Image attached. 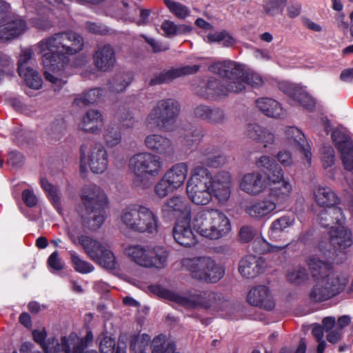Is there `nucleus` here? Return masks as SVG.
Masks as SVG:
<instances>
[{
    "mask_svg": "<svg viewBox=\"0 0 353 353\" xmlns=\"http://www.w3.org/2000/svg\"><path fill=\"white\" fill-rule=\"evenodd\" d=\"M27 29V24L22 19H14L0 26V41L13 39L23 34Z\"/></svg>",
    "mask_w": 353,
    "mask_h": 353,
    "instance_id": "30",
    "label": "nucleus"
},
{
    "mask_svg": "<svg viewBox=\"0 0 353 353\" xmlns=\"http://www.w3.org/2000/svg\"><path fill=\"white\" fill-rule=\"evenodd\" d=\"M199 65H193L165 70L152 78L149 84L150 85H155L169 83L173 79L181 76L195 74L199 71Z\"/></svg>",
    "mask_w": 353,
    "mask_h": 353,
    "instance_id": "22",
    "label": "nucleus"
},
{
    "mask_svg": "<svg viewBox=\"0 0 353 353\" xmlns=\"http://www.w3.org/2000/svg\"><path fill=\"white\" fill-rule=\"evenodd\" d=\"M318 221L323 228L330 227L334 229L333 225H341L345 221L342 210L337 207H330L323 209L318 215Z\"/></svg>",
    "mask_w": 353,
    "mask_h": 353,
    "instance_id": "26",
    "label": "nucleus"
},
{
    "mask_svg": "<svg viewBox=\"0 0 353 353\" xmlns=\"http://www.w3.org/2000/svg\"><path fill=\"white\" fill-rule=\"evenodd\" d=\"M242 85H236V89H234L233 85L226 84L225 82L210 78L202 85L196 88V93L198 96L211 100H216L227 96L230 92L238 93L241 92Z\"/></svg>",
    "mask_w": 353,
    "mask_h": 353,
    "instance_id": "14",
    "label": "nucleus"
},
{
    "mask_svg": "<svg viewBox=\"0 0 353 353\" xmlns=\"http://www.w3.org/2000/svg\"><path fill=\"white\" fill-rule=\"evenodd\" d=\"M239 235L241 241L248 243L253 239L255 235L254 230L252 226L243 225L241 228Z\"/></svg>",
    "mask_w": 353,
    "mask_h": 353,
    "instance_id": "64",
    "label": "nucleus"
},
{
    "mask_svg": "<svg viewBox=\"0 0 353 353\" xmlns=\"http://www.w3.org/2000/svg\"><path fill=\"white\" fill-rule=\"evenodd\" d=\"M34 61L32 48H26L21 50L18 59L17 70L28 87L39 90L42 85V79L39 73L29 65Z\"/></svg>",
    "mask_w": 353,
    "mask_h": 353,
    "instance_id": "12",
    "label": "nucleus"
},
{
    "mask_svg": "<svg viewBox=\"0 0 353 353\" xmlns=\"http://www.w3.org/2000/svg\"><path fill=\"white\" fill-rule=\"evenodd\" d=\"M203 136V132L200 129L196 127H191L181 132L180 143L185 148L190 149L194 145H197Z\"/></svg>",
    "mask_w": 353,
    "mask_h": 353,
    "instance_id": "42",
    "label": "nucleus"
},
{
    "mask_svg": "<svg viewBox=\"0 0 353 353\" xmlns=\"http://www.w3.org/2000/svg\"><path fill=\"white\" fill-rule=\"evenodd\" d=\"M181 264L192 279L208 283L218 282L225 274L223 266L210 256L185 258Z\"/></svg>",
    "mask_w": 353,
    "mask_h": 353,
    "instance_id": "7",
    "label": "nucleus"
},
{
    "mask_svg": "<svg viewBox=\"0 0 353 353\" xmlns=\"http://www.w3.org/2000/svg\"><path fill=\"white\" fill-rule=\"evenodd\" d=\"M232 177L227 171H219L214 176L211 175L210 187L212 192L219 201L226 202L231 194Z\"/></svg>",
    "mask_w": 353,
    "mask_h": 353,
    "instance_id": "17",
    "label": "nucleus"
},
{
    "mask_svg": "<svg viewBox=\"0 0 353 353\" xmlns=\"http://www.w3.org/2000/svg\"><path fill=\"white\" fill-rule=\"evenodd\" d=\"M211 173L201 165L196 166L186 187L190 199L196 205H207L212 199Z\"/></svg>",
    "mask_w": 353,
    "mask_h": 353,
    "instance_id": "8",
    "label": "nucleus"
},
{
    "mask_svg": "<svg viewBox=\"0 0 353 353\" xmlns=\"http://www.w3.org/2000/svg\"><path fill=\"white\" fill-rule=\"evenodd\" d=\"M169 10L177 18L184 19L190 13L189 8L182 3L172 0H163Z\"/></svg>",
    "mask_w": 353,
    "mask_h": 353,
    "instance_id": "51",
    "label": "nucleus"
},
{
    "mask_svg": "<svg viewBox=\"0 0 353 353\" xmlns=\"http://www.w3.org/2000/svg\"><path fill=\"white\" fill-rule=\"evenodd\" d=\"M277 203L270 199L259 200L245 208V212L250 216L261 219L270 214L277 206Z\"/></svg>",
    "mask_w": 353,
    "mask_h": 353,
    "instance_id": "28",
    "label": "nucleus"
},
{
    "mask_svg": "<svg viewBox=\"0 0 353 353\" xmlns=\"http://www.w3.org/2000/svg\"><path fill=\"white\" fill-rule=\"evenodd\" d=\"M103 117L101 112H86L79 123V128L85 132L98 134L103 125Z\"/></svg>",
    "mask_w": 353,
    "mask_h": 353,
    "instance_id": "27",
    "label": "nucleus"
},
{
    "mask_svg": "<svg viewBox=\"0 0 353 353\" xmlns=\"http://www.w3.org/2000/svg\"><path fill=\"white\" fill-rule=\"evenodd\" d=\"M290 243L280 245H274L269 243L263 239H256L252 243L253 250L258 254L268 252H279L289 246Z\"/></svg>",
    "mask_w": 353,
    "mask_h": 353,
    "instance_id": "45",
    "label": "nucleus"
},
{
    "mask_svg": "<svg viewBox=\"0 0 353 353\" xmlns=\"http://www.w3.org/2000/svg\"><path fill=\"white\" fill-rule=\"evenodd\" d=\"M180 108L179 101L174 99H167L159 101L153 110H179Z\"/></svg>",
    "mask_w": 353,
    "mask_h": 353,
    "instance_id": "61",
    "label": "nucleus"
},
{
    "mask_svg": "<svg viewBox=\"0 0 353 353\" xmlns=\"http://www.w3.org/2000/svg\"><path fill=\"white\" fill-rule=\"evenodd\" d=\"M78 243L94 262L103 268L114 270L116 259L113 252L99 241L87 235L78 236Z\"/></svg>",
    "mask_w": 353,
    "mask_h": 353,
    "instance_id": "9",
    "label": "nucleus"
},
{
    "mask_svg": "<svg viewBox=\"0 0 353 353\" xmlns=\"http://www.w3.org/2000/svg\"><path fill=\"white\" fill-rule=\"evenodd\" d=\"M121 132L118 127L108 125L105 129L103 139L108 147L112 148L121 143Z\"/></svg>",
    "mask_w": 353,
    "mask_h": 353,
    "instance_id": "49",
    "label": "nucleus"
},
{
    "mask_svg": "<svg viewBox=\"0 0 353 353\" xmlns=\"http://www.w3.org/2000/svg\"><path fill=\"white\" fill-rule=\"evenodd\" d=\"M266 180L259 172H251L245 174L240 183V188L250 195H258L266 188Z\"/></svg>",
    "mask_w": 353,
    "mask_h": 353,
    "instance_id": "23",
    "label": "nucleus"
},
{
    "mask_svg": "<svg viewBox=\"0 0 353 353\" xmlns=\"http://www.w3.org/2000/svg\"><path fill=\"white\" fill-rule=\"evenodd\" d=\"M255 103L259 110H274L281 108V104L277 101L269 97L259 98Z\"/></svg>",
    "mask_w": 353,
    "mask_h": 353,
    "instance_id": "56",
    "label": "nucleus"
},
{
    "mask_svg": "<svg viewBox=\"0 0 353 353\" xmlns=\"http://www.w3.org/2000/svg\"><path fill=\"white\" fill-rule=\"evenodd\" d=\"M194 229L202 236L210 240L226 237L232 230L231 223L222 211L205 208L197 212L192 221Z\"/></svg>",
    "mask_w": 353,
    "mask_h": 353,
    "instance_id": "3",
    "label": "nucleus"
},
{
    "mask_svg": "<svg viewBox=\"0 0 353 353\" xmlns=\"http://www.w3.org/2000/svg\"><path fill=\"white\" fill-rule=\"evenodd\" d=\"M92 63L97 71L107 72L111 71L116 63V51L108 43L97 45L92 54Z\"/></svg>",
    "mask_w": 353,
    "mask_h": 353,
    "instance_id": "15",
    "label": "nucleus"
},
{
    "mask_svg": "<svg viewBox=\"0 0 353 353\" xmlns=\"http://www.w3.org/2000/svg\"><path fill=\"white\" fill-rule=\"evenodd\" d=\"M279 89L282 92L299 103L305 109L312 110L319 108L315 99L300 85L290 82H283L280 83Z\"/></svg>",
    "mask_w": 353,
    "mask_h": 353,
    "instance_id": "16",
    "label": "nucleus"
},
{
    "mask_svg": "<svg viewBox=\"0 0 353 353\" xmlns=\"http://www.w3.org/2000/svg\"><path fill=\"white\" fill-rule=\"evenodd\" d=\"M150 258L148 268L162 269L167 264L168 252L161 246L150 247Z\"/></svg>",
    "mask_w": 353,
    "mask_h": 353,
    "instance_id": "38",
    "label": "nucleus"
},
{
    "mask_svg": "<svg viewBox=\"0 0 353 353\" xmlns=\"http://www.w3.org/2000/svg\"><path fill=\"white\" fill-rule=\"evenodd\" d=\"M227 160L228 158L225 154L219 153L205 157L203 163L208 167L217 168L225 165Z\"/></svg>",
    "mask_w": 353,
    "mask_h": 353,
    "instance_id": "59",
    "label": "nucleus"
},
{
    "mask_svg": "<svg viewBox=\"0 0 353 353\" xmlns=\"http://www.w3.org/2000/svg\"><path fill=\"white\" fill-rule=\"evenodd\" d=\"M70 255L72 265L77 272L87 274L94 270V266L89 262L81 259L75 252H70Z\"/></svg>",
    "mask_w": 353,
    "mask_h": 353,
    "instance_id": "50",
    "label": "nucleus"
},
{
    "mask_svg": "<svg viewBox=\"0 0 353 353\" xmlns=\"http://www.w3.org/2000/svg\"><path fill=\"white\" fill-rule=\"evenodd\" d=\"M294 223V219L289 216H283L274 220L270 228V236L273 239H276L278 233L284 232L293 225Z\"/></svg>",
    "mask_w": 353,
    "mask_h": 353,
    "instance_id": "46",
    "label": "nucleus"
},
{
    "mask_svg": "<svg viewBox=\"0 0 353 353\" xmlns=\"http://www.w3.org/2000/svg\"><path fill=\"white\" fill-rule=\"evenodd\" d=\"M144 143L149 150L164 157H171L175 153L172 141L163 135L157 134L148 135L145 138Z\"/></svg>",
    "mask_w": 353,
    "mask_h": 353,
    "instance_id": "19",
    "label": "nucleus"
},
{
    "mask_svg": "<svg viewBox=\"0 0 353 353\" xmlns=\"http://www.w3.org/2000/svg\"><path fill=\"white\" fill-rule=\"evenodd\" d=\"M174 112H150L145 121L147 127L164 132L172 131L176 122Z\"/></svg>",
    "mask_w": 353,
    "mask_h": 353,
    "instance_id": "18",
    "label": "nucleus"
},
{
    "mask_svg": "<svg viewBox=\"0 0 353 353\" xmlns=\"http://www.w3.org/2000/svg\"><path fill=\"white\" fill-rule=\"evenodd\" d=\"M121 223L128 230L154 234L159 230L157 215L149 208L142 205H130L120 213Z\"/></svg>",
    "mask_w": 353,
    "mask_h": 353,
    "instance_id": "4",
    "label": "nucleus"
},
{
    "mask_svg": "<svg viewBox=\"0 0 353 353\" xmlns=\"http://www.w3.org/2000/svg\"><path fill=\"white\" fill-rule=\"evenodd\" d=\"M164 344V336H158L154 338L150 345L151 353H179L176 352L174 343H168L165 347Z\"/></svg>",
    "mask_w": 353,
    "mask_h": 353,
    "instance_id": "47",
    "label": "nucleus"
},
{
    "mask_svg": "<svg viewBox=\"0 0 353 353\" xmlns=\"http://www.w3.org/2000/svg\"><path fill=\"white\" fill-rule=\"evenodd\" d=\"M307 263L314 279H323L331 271L328 263L314 256L309 257Z\"/></svg>",
    "mask_w": 353,
    "mask_h": 353,
    "instance_id": "40",
    "label": "nucleus"
},
{
    "mask_svg": "<svg viewBox=\"0 0 353 353\" xmlns=\"http://www.w3.org/2000/svg\"><path fill=\"white\" fill-rule=\"evenodd\" d=\"M332 139L339 150L345 170H353V140L349 131L343 126L335 128L332 133Z\"/></svg>",
    "mask_w": 353,
    "mask_h": 353,
    "instance_id": "13",
    "label": "nucleus"
},
{
    "mask_svg": "<svg viewBox=\"0 0 353 353\" xmlns=\"http://www.w3.org/2000/svg\"><path fill=\"white\" fill-rule=\"evenodd\" d=\"M287 137L292 140L295 144L297 150L302 152L307 163L310 164L312 154L310 152V147L308 145L304 134L297 128L291 126L285 130Z\"/></svg>",
    "mask_w": 353,
    "mask_h": 353,
    "instance_id": "31",
    "label": "nucleus"
},
{
    "mask_svg": "<svg viewBox=\"0 0 353 353\" xmlns=\"http://www.w3.org/2000/svg\"><path fill=\"white\" fill-rule=\"evenodd\" d=\"M172 234L175 241L182 246L191 247L196 244V236L188 221L176 223L173 228Z\"/></svg>",
    "mask_w": 353,
    "mask_h": 353,
    "instance_id": "24",
    "label": "nucleus"
},
{
    "mask_svg": "<svg viewBox=\"0 0 353 353\" xmlns=\"http://www.w3.org/2000/svg\"><path fill=\"white\" fill-rule=\"evenodd\" d=\"M208 70L211 72L225 78L223 81L226 84L233 85L234 89H236L237 84L242 85L241 92L245 89V66L243 65L230 60H225L212 63L208 67Z\"/></svg>",
    "mask_w": 353,
    "mask_h": 353,
    "instance_id": "11",
    "label": "nucleus"
},
{
    "mask_svg": "<svg viewBox=\"0 0 353 353\" xmlns=\"http://www.w3.org/2000/svg\"><path fill=\"white\" fill-rule=\"evenodd\" d=\"M92 339L93 335L91 332H88L86 335L82 338L78 337L74 334H71L68 337H61V345L62 346L63 345V348L66 349V351H68V348L71 347L88 348L89 343L92 341Z\"/></svg>",
    "mask_w": 353,
    "mask_h": 353,
    "instance_id": "43",
    "label": "nucleus"
},
{
    "mask_svg": "<svg viewBox=\"0 0 353 353\" xmlns=\"http://www.w3.org/2000/svg\"><path fill=\"white\" fill-rule=\"evenodd\" d=\"M265 267V260L262 257L248 255L240 261L239 272L245 278H254L262 273Z\"/></svg>",
    "mask_w": 353,
    "mask_h": 353,
    "instance_id": "21",
    "label": "nucleus"
},
{
    "mask_svg": "<svg viewBox=\"0 0 353 353\" xmlns=\"http://www.w3.org/2000/svg\"><path fill=\"white\" fill-rule=\"evenodd\" d=\"M41 184L45 192H48V196L54 205L58 208L60 203V197L58 194L57 188L50 183L45 179H42L41 180Z\"/></svg>",
    "mask_w": 353,
    "mask_h": 353,
    "instance_id": "58",
    "label": "nucleus"
},
{
    "mask_svg": "<svg viewBox=\"0 0 353 353\" xmlns=\"http://www.w3.org/2000/svg\"><path fill=\"white\" fill-rule=\"evenodd\" d=\"M329 233L331 244L339 250H345L353 245L352 231L347 228H334Z\"/></svg>",
    "mask_w": 353,
    "mask_h": 353,
    "instance_id": "25",
    "label": "nucleus"
},
{
    "mask_svg": "<svg viewBox=\"0 0 353 353\" xmlns=\"http://www.w3.org/2000/svg\"><path fill=\"white\" fill-rule=\"evenodd\" d=\"M103 90L94 88L85 92L83 96L75 98L73 101V106L75 108H83L85 106L94 104L103 95Z\"/></svg>",
    "mask_w": 353,
    "mask_h": 353,
    "instance_id": "44",
    "label": "nucleus"
},
{
    "mask_svg": "<svg viewBox=\"0 0 353 353\" xmlns=\"http://www.w3.org/2000/svg\"><path fill=\"white\" fill-rule=\"evenodd\" d=\"M129 169L133 173L132 185L147 189L151 185L148 176L157 177L162 172L163 162L159 156L150 152H140L129 160Z\"/></svg>",
    "mask_w": 353,
    "mask_h": 353,
    "instance_id": "6",
    "label": "nucleus"
},
{
    "mask_svg": "<svg viewBox=\"0 0 353 353\" xmlns=\"http://www.w3.org/2000/svg\"><path fill=\"white\" fill-rule=\"evenodd\" d=\"M81 167L88 164L93 173H103L108 168V154L99 143H83L80 147Z\"/></svg>",
    "mask_w": 353,
    "mask_h": 353,
    "instance_id": "10",
    "label": "nucleus"
},
{
    "mask_svg": "<svg viewBox=\"0 0 353 353\" xmlns=\"http://www.w3.org/2000/svg\"><path fill=\"white\" fill-rule=\"evenodd\" d=\"M248 302L254 306L270 310L274 307V301L269 289L265 285L252 288L247 296Z\"/></svg>",
    "mask_w": 353,
    "mask_h": 353,
    "instance_id": "20",
    "label": "nucleus"
},
{
    "mask_svg": "<svg viewBox=\"0 0 353 353\" xmlns=\"http://www.w3.org/2000/svg\"><path fill=\"white\" fill-rule=\"evenodd\" d=\"M286 0H266L263 2L264 12L269 16H274L282 12Z\"/></svg>",
    "mask_w": 353,
    "mask_h": 353,
    "instance_id": "52",
    "label": "nucleus"
},
{
    "mask_svg": "<svg viewBox=\"0 0 353 353\" xmlns=\"http://www.w3.org/2000/svg\"><path fill=\"white\" fill-rule=\"evenodd\" d=\"M174 190H176V188L171 185L170 182L165 179L164 176L154 186V192L156 195L161 199L165 197Z\"/></svg>",
    "mask_w": 353,
    "mask_h": 353,
    "instance_id": "54",
    "label": "nucleus"
},
{
    "mask_svg": "<svg viewBox=\"0 0 353 353\" xmlns=\"http://www.w3.org/2000/svg\"><path fill=\"white\" fill-rule=\"evenodd\" d=\"M308 296L313 302H323L334 296L329 289L325 278L318 279V281L311 288Z\"/></svg>",
    "mask_w": 353,
    "mask_h": 353,
    "instance_id": "37",
    "label": "nucleus"
},
{
    "mask_svg": "<svg viewBox=\"0 0 353 353\" xmlns=\"http://www.w3.org/2000/svg\"><path fill=\"white\" fill-rule=\"evenodd\" d=\"M132 80V75L129 72H121L117 73L108 81V89L112 92H122L130 85Z\"/></svg>",
    "mask_w": 353,
    "mask_h": 353,
    "instance_id": "39",
    "label": "nucleus"
},
{
    "mask_svg": "<svg viewBox=\"0 0 353 353\" xmlns=\"http://www.w3.org/2000/svg\"><path fill=\"white\" fill-rule=\"evenodd\" d=\"M313 194L315 201L319 206L335 207L338 201L336 194L328 187H315Z\"/></svg>",
    "mask_w": 353,
    "mask_h": 353,
    "instance_id": "34",
    "label": "nucleus"
},
{
    "mask_svg": "<svg viewBox=\"0 0 353 353\" xmlns=\"http://www.w3.org/2000/svg\"><path fill=\"white\" fill-rule=\"evenodd\" d=\"M287 279L291 283L300 285L307 280L308 274L305 268L299 267L290 271L287 275Z\"/></svg>",
    "mask_w": 353,
    "mask_h": 353,
    "instance_id": "53",
    "label": "nucleus"
},
{
    "mask_svg": "<svg viewBox=\"0 0 353 353\" xmlns=\"http://www.w3.org/2000/svg\"><path fill=\"white\" fill-rule=\"evenodd\" d=\"M292 186L288 179L281 181L277 186L270 189V196L275 198L277 205H280L286 201L291 194Z\"/></svg>",
    "mask_w": 353,
    "mask_h": 353,
    "instance_id": "41",
    "label": "nucleus"
},
{
    "mask_svg": "<svg viewBox=\"0 0 353 353\" xmlns=\"http://www.w3.org/2000/svg\"><path fill=\"white\" fill-rule=\"evenodd\" d=\"M188 167L186 163H178L172 165L163 175L176 189L181 187L187 176Z\"/></svg>",
    "mask_w": 353,
    "mask_h": 353,
    "instance_id": "32",
    "label": "nucleus"
},
{
    "mask_svg": "<svg viewBox=\"0 0 353 353\" xmlns=\"http://www.w3.org/2000/svg\"><path fill=\"white\" fill-rule=\"evenodd\" d=\"M41 184L45 192H48V196L54 205L58 208L60 203V197L58 194L57 188L50 183L45 179H42L41 180Z\"/></svg>",
    "mask_w": 353,
    "mask_h": 353,
    "instance_id": "57",
    "label": "nucleus"
},
{
    "mask_svg": "<svg viewBox=\"0 0 353 353\" xmlns=\"http://www.w3.org/2000/svg\"><path fill=\"white\" fill-rule=\"evenodd\" d=\"M325 280L334 296L341 293L349 282V277L346 274L332 270L325 276Z\"/></svg>",
    "mask_w": 353,
    "mask_h": 353,
    "instance_id": "33",
    "label": "nucleus"
},
{
    "mask_svg": "<svg viewBox=\"0 0 353 353\" xmlns=\"http://www.w3.org/2000/svg\"><path fill=\"white\" fill-rule=\"evenodd\" d=\"M321 159L325 168L331 167L335 161V152L332 147L324 146L321 149Z\"/></svg>",
    "mask_w": 353,
    "mask_h": 353,
    "instance_id": "60",
    "label": "nucleus"
},
{
    "mask_svg": "<svg viewBox=\"0 0 353 353\" xmlns=\"http://www.w3.org/2000/svg\"><path fill=\"white\" fill-rule=\"evenodd\" d=\"M196 117L212 125L222 124L228 119L223 112H196Z\"/></svg>",
    "mask_w": 353,
    "mask_h": 353,
    "instance_id": "48",
    "label": "nucleus"
},
{
    "mask_svg": "<svg viewBox=\"0 0 353 353\" xmlns=\"http://www.w3.org/2000/svg\"><path fill=\"white\" fill-rule=\"evenodd\" d=\"M247 83L252 87L258 88L263 85L261 77L255 72H248L245 70L244 84Z\"/></svg>",
    "mask_w": 353,
    "mask_h": 353,
    "instance_id": "62",
    "label": "nucleus"
},
{
    "mask_svg": "<svg viewBox=\"0 0 353 353\" xmlns=\"http://www.w3.org/2000/svg\"><path fill=\"white\" fill-rule=\"evenodd\" d=\"M47 333L45 328L41 330H34L32 331V336L35 342L40 344L45 353H59L58 351L59 346L61 344L55 337L49 338L45 341Z\"/></svg>",
    "mask_w": 353,
    "mask_h": 353,
    "instance_id": "35",
    "label": "nucleus"
},
{
    "mask_svg": "<svg viewBox=\"0 0 353 353\" xmlns=\"http://www.w3.org/2000/svg\"><path fill=\"white\" fill-rule=\"evenodd\" d=\"M84 47L83 37L72 30L57 32L41 39L34 46V50L42 55L44 76L52 83L54 90H59L66 81L62 79L63 70L68 62V56L74 55Z\"/></svg>",
    "mask_w": 353,
    "mask_h": 353,
    "instance_id": "1",
    "label": "nucleus"
},
{
    "mask_svg": "<svg viewBox=\"0 0 353 353\" xmlns=\"http://www.w3.org/2000/svg\"><path fill=\"white\" fill-rule=\"evenodd\" d=\"M125 252L132 261L139 265L148 267L150 246L130 245L126 248Z\"/></svg>",
    "mask_w": 353,
    "mask_h": 353,
    "instance_id": "36",
    "label": "nucleus"
},
{
    "mask_svg": "<svg viewBox=\"0 0 353 353\" xmlns=\"http://www.w3.org/2000/svg\"><path fill=\"white\" fill-rule=\"evenodd\" d=\"M174 213L190 214L187 202L181 196H175L169 199L161 207V214L164 218H170Z\"/></svg>",
    "mask_w": 353,
    "mask_h": 353,
    "instance_id": "29",
    "label": "nucleus"
},
{
    "mask_svg": "<svg viewBox=\"0 0 353 353\" xmlns=\"http://www.w3.org/2000/svg\"><path fill=\"white\" fill-rule=\"evenodd\" d=\"M116 343L110 336H103L99 343L101 353H121V347L118 345L115 350Z\"/></svg>",
    "mask_w": 353,
    "mask_h": 353,
    "instance_id": "55",
    "label": "nucleus"
},
{
    "mask_svg": "<svg viewBox=\"0 0 353 353\" xmlns=\"http://www.w3.org/2000/svg\"><path fill=\"white\" fill-rule=\"evenodd\" d=\"M159 296L185 308L201 307L214 310H225L230 306V302L222 294L210 290H194L188 294H180L172 291L159 288Z\"/></svg>",
    "mask_w": 353,
    "mask_h": 353,
    "instance_id": "2",
    "label": "nucleus"
},
{
    "mask_svg": "<svg viewBox=\"0 0 353 353\" xmlns=\"http://www.w3.org/2000/svg\"><path fill=\"white\" fill-rule=\"evenodd\" d=\"M81 199L88 214L83 216V226L91 231L98 230L105 220V194L99 187L90 185L82 189Z\"/></svg>",
    "mask_w": 353,
    "mask_h": 353,
    "instance_id": "5",
    "label": "nucleus"
},
{
    "mask_svg": "<svg viewBox=\"0 0 353 353\" xmlns=\"http://www.w3.org/2000/svg\"><path fill=\"white\" fill-rule=\"evenodd\" d=\"M263 129L256 123H249L245 127V133L250 139L256 141L260 137Z\"/></svg>",
    "mask_w": 353,
    "mask_h": 353,
    "instance_id": "63",
    "label": "nucleus"
}]
</instances>
